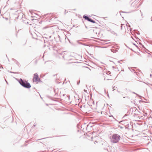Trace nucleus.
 Returning a JSON list of instances; mask_svg holds the SVG:
<instances>
[{"label": "nucleus", "mask_w": 152, "mask_h": 152, "mask_svg": "<svg viewBox=\"0 0 152 152\" xmlns=\"http://www.w3.org/2000/svg\"><path fill=\"white\" fill-rule=\"evenodd\" d=\"M120 139V136L117 134H113L111 138V141L113 143H117Z\"/></svg>", "instance_id": "f257e3e1"}, {"label": "nucleus", "mask_w": 152, "mask_h": 152, "mask_svg": "<svg viewBox=\"0 0 152 152\" xmlns=\"http://www.w3.org/2000/svg\"><path fill=\"white\" fill-rule=\"evenodd\" d=\"M20 84L24 87L29 88L31 87V86L30 84L27 83L26 81H23L21 79H20L19 81Z\"/></svg>", "instance_id": "f03ea898"}, {"label": "nucleus", "mask_w": 152, "mask_h": 152, "mask_svg": "<svg viewBox=\"0 0 152 152\" xmlns=\"http://www.w3.org/2000/svg\"><path fill=\"white\" fill-rule=\"evenodd\" d=\"M39 80L40 78L39 77L37 73L34 74L33 79V82L37 83L39 81Z\"/></svg>", "instance_id": "7ed1b4c3"}, {"label": "nucleus", "mask_w": 152, "mask_h": 152, "mask_svg": "<svg viewBox=\"0 0 152 152\" xmlns=\"http://www.w3.org/2000/svg\"><path fill=\"white\" fill-rule=\"evenodd\" d=\"M104 80H110V76L109 75H108L107 73H105L104 74Z\"/></svg>", "instance_id": "20e7f679"}, {"label": "nucleus", "mask_w": 152, "mask_h": 152, "mask_svg": "<svg viewBox=\"0 0 152 152\" xmlns=\"http://www.w3.org/2000/svg\"><path fill=\"white\" fill-rule=\"evenodd\" d=\"M86 20H88V21H90L92 23H95V22L93 20H92L90 18L86 16Z\"/></svg>", "instance_id": "39448f33"}, {"label": "nucleus", "mask_w": 152, "mask_h": 152, "mask_svg": "<svg viewBox=\"0 0 152 152\" xmlns=\"http://www.w3.org/2000/svg\"><path fill=\"white\" fill-rule=\"evenodd\" d=\"M113 90H115V87L114 86L113 87Z\"/></svg>", "instance_id": "423d86ee"}, {"label": "nucleus", "mask_w": 152, "mask_h": 152, "mask_svg": "<svg viewBox=\"0 0 152 152\" xmlns=\"http://www.w3.org/2000/svg\"><path fill=\"white\" fill-rule=\"evenodd\" d=\"M83 18H85V19H86V15H84L83 16Z\"/></svg>", "instance_id": "0eeeda50"}, {"label": "nucleus", "mask_w": 152, "mask_h": 152, "mask_svg": "<svg viewBox=\"0 0 152 152\" xmlns=\"http://www.w3.org/2000/svg\"><path fill=\"white\" fill-rule=\"evenodd\" d=\"M94 31L95 32L96 31L95 30H94Z\"/></svg>", "instance_id": "6e6552de"}]
</instances>
